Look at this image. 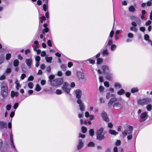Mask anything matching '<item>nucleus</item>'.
I'll return each mask as SVG.
<instances>
[{"mask_svg":"<svg viewBox=\"0 0 152 152\" xmlns=\"http://www.w3.org/2000/svg\"><path fill=\"white\" fill-rule=\"evenodd\" d=\"M1 94L4 97L7 96L8 93V89L7 85L5 83H2L1 85Z\"/></svg>","mask_w":152,"mask_h":152,"instance_id":"f257e3e1","label":"nucleus"},{"mask_svg":"<svg viewBox=\"0 0 152 152\" xmlns=\"http://www.w3.org/2000/svg\"><path fill=\"white\" fill-rule=\"evenodd\" d=\"M117 99L116 98H111L110 100L108 103V105L110 107L113 105L114 107H121V104L119 102H115L117 100Z\"/></svg>","mask_w":152,"mask_h":152,"instance_id":"f03ea898","label":"nucleus"},{"mask_svg":"<svg viewBox=\"0 0 152 152\" xmlns=\"http://www.w3.org/2000/svg\"><path fill=\"white\" fill-rule=\"evenodd\" d=\"M104 129L102 128H101L98 129L96 132L97 139L99 140H104L105 138L104 136V133L103 132Z\"/></svg>","mask_w":152,"mask_h":152,"instance_id":"7ed1b4c3","label":"nucleus"},{"mask_svg":"<svg viewBox=\"0 0 152 152\" xmlns=\"http://www.w3.org/2000/svg\"><path fill=\"white\" fill-rule=\"evenodd\" d=\"M63 82V79L58 78L54 80L53 81L51 82V85L53 86H57L61 85Z\"/></svg>","mask_w":152,"mask_h":152,"instance_id":"20e7f679","label":"nucleus"},{"mask_svg":"<svg viewBox=\"0 0 152 152\" xmlns=\"http://www.w3.org/2000/svg\"><path fill=\"white\" fill-rule=\"evenodd\" d=\"M151 100L150 98H146L143 99L139 100L137 103L140 105L146 104L149 103Z\"/></svg>","mask_w":152,"mask_h":152,"instance_id":"39448f33","label":"nucleus"},{"mask_svg":"<svg viewBox=\"0 0 152 152\" xmlns=\"http://www.w3.org/2000/svg\"><path fill=\"white\" fill-rule=\"evenodd\" d=\"M133 130V127L131 126H129L128 129H126L123 132L122 135L123 137L126 136L127 134H132V130Z\"/></svg>","mask_w":152,"mask_h":152,"instance_id":"423d86ee","label":"nucleus"},{"mask_svg":"<svg viewBox=\"0 0 152 152\" xmlns=\"http://www.w3.org/2000/svg\"><path fill=\"white\" fill-rule=\"evenodd\" d=\"M102 72L100 69L98 70V72L99 74L103 73L104 74L109 72H110V69L109 67L106 65H104L102 66Z\"/></svg>","mask_w":152,"mask_h":152,"instance_id":"0eeeda50","label":"nucleus"},{"mask_svg":"<svg viewBox=\"0 0 152 152\" xmlns=\"http://www.w3.org/2000/svg\"><path fill=\"white\" fill-rule=\"evenodd\" d=\"M62 89L67 94H69L70 91V88L69 84L67 82H65L63 84Z\"/></svg>","mask_w":152,"mask_h":152,"instance_id":"6e6552de","label":"nucleus"},{"mask_svg":"<svg viewBox=\"0 0 152 152\" xmlns=\"http://www.w3.org/2000/svg\"><path fill=\"white\" fill-rule=\"evenodd\" d=\"M148 117V113L146 112L142 113L140 116V121L142 122L145 121Z\"/></svg>","mask_w":152,"mask_h":152,"instance_id":"1a4fd4ad","label":"nucleus"},{"mask_svg":"<svg viewBox=\"0 0 152 152\" xmlns=\"http://www.w3.org/2000/svg\"><path fill=\"white\" fill-rule=\"evenodd\" d=\"M77 75L80 81H82L85 78L84 74L82 72L77 71Z\"/></svg>","mask_w":152,"mask_h":152,"instance_id":"9d476101","label":"nucleus"},{"mask_svg":"<svg viewBox=\"0 0 152 152\" xmlns=\"http://www.w3.org/2000/svg\"><path fill=\"white\" fill-rule=\"evenodd\" d=\"M77 103L79 104V107L81 111H83L84 110L85 107L83 103L82 102L80 99H79L77 101Z\"/></svg>","mask_w":152,"mask_h":152,"instance_id":"9b49d317","label":"nucleus"},{"mask_svg":"<svg viewBox=\"0 0 152 152\" xmlns=\"http://www.w3.org/2000/svg\"><path fill=\"white\" fill-rule=\"evenodd\" d=\"M84 143L83 140L81 139L78 140V144L77 146V148L79 150H80L83 146Z\"/></svg>","mask_w":152,"mask_h":152,"instance_id":"f8f14e48","label":"nucleus"},{"mask_svg":"<svg viewBox=\"0 0 152 152\" xmlns=\"http://www.w3.org/2000/svg\"><path fill=\"white\" fill-rule=\"evenodd\" d=\"M75 92L76 98L78 99H80L82 95V92L81 90L79 89L76 90L75 91Z\"/></svg>","mask_w":152,"mask_h":152,"instance_id":"ddd939ff","label":"nucleus"},{"mask_svg":"<svg viewBox=\"0 0 152 152\" xmlns=\"http://www.w3.org/2000/svg\"><path fill=\"white\" fill-rule=\"evenodd\" d=\"M101 115L104 120L107 122L109 121V119L106 113L103 112L101 114Z\"/></svg>","mask_w":152,"mask_h":152,"instance_id":"4468645a","label":"nucleus"},{"mask_svg":"<svg viewBox=\"0 0 152 152\" xmlns=\"http://www.w3.org/2000/svg\"><path fill=\"white\" fill-rule=\"evenodd\" d=\"M32 60L31 58L26 59V63L29 68L31 67Z\"/></svg>","mask_w":152,"mask_h":152,"instance_id":"2eb2a0df","label":"nucleus"},{"mask_svg":"<svg viewBox=\"0 0 152 152\" xmlns=\"http://www.w3.org/2000/svg\"><path fill=\"white\" fill-rule=\"evenodd\" d=\"M131 19L132 20H135L137 22H141V21L140 19L137 17L133 15L131 16Z\"/></svg>","mask_w":152,"mask_h":152,"instance_id":"dca6fc26","label":"nucleus"},{"mask_svg":"<svg viewBox=\"0 0 152 152\" xmlns=\"http://www.w3.org/2000/svg\"><path fill=\"white\" fill-rule=\"evenodd\" d=\"M0 127L5 128L7 127V123L4 121L0 122Z\"/></svg>","mask_w":152,"mask_h":152,"instance_id":"f3484780","label":"nucleus"},{"mask_svg":"<svg viewBox=\"0 0 152 152\" xmlns=\"http://www.w3.org/2000/svg\"><path fill=\"white\" fill-rule=\"evenodd\" d=\"M10 139L11 144V146L15 150V145L13 143V140L12 139V134H11L10 135Z\"/></svg>","mask_w":152,"mask_h":152,"instance_id":"a211bd4d","label":"nucleus"},{"mask_svg":"<svg viewBox=\"0 0 152 152\" xmlns=\"http://www.w3.org/2000/svg\"><path fill=\"white\" fill-rule=\"evenodd\" d=\"M112 74L111 73L107 74L106 76V78L108 80H111L112 78Z\"/></svg>","mask_w":152,"mask_h":152,"instance_id":"6ab92c4d","label":"nucleus"},{"mask_svg":"<svg viewBox=\"0 0 152 152\" xmlns=\"http://www.w3.org/2000/svg\"><path fill=\"white\" fill-rule=\"evenodd\" d=\"M46 61L48 63H51V61L53 59V58L51 57H47L46 56L45 58Z\"/></svg>","mask_w":152,"mask_h":152,"instance_id":"aec40b11","label":"nucleus"},{"mask_svg":"<svg viewBox=\"0 0 152 152\" xmlns=\"http://www.w3.org/2000/svg\"><path fill=\"white\" fill-rule=\"evenodd\" d=\"M114 86L116 88H121L122 86L120 83H116L115 84Z\"/></svg>","mask_w":152,"mask_h":152,"instance_id":"412c9836","label":"nucleus"},{"mask_svg":"<svg viewBox=\"0 0 152 152\" xmlns=\"http://www.w3.org/2000/svg\"><path fill=\"white\" fill-rule=\"evenodd\" d=\"M138 91L139 89L137 87H134L132 88L131 91L132 93H134L137 92Z\"/></svg>","mask_w":152,"mask_h":152,"instance_id":"4be33fe9","label":"nucleus"},{"mask_svg":"<svg viewBox=\"0 0 152 152\" xmlns=\"http://www.w3.org/2000/svg\"><path fill=\"white\" fill-rule=\"evenodd\" d=\"M55 78V76L53 75H51L49 76V81L50 82V84H51V82H52L53 81V79Z\"/></svg>","mask_w":152,"mask_h":152,"instance_id":"5701e85b","label":"nucleus"},{"mask_svg":"<svg viewBox=\"0 0 152 152\" xmlns=\"http://www.w3.org/2000/svg\"><path fill=\"white\" fill-rule=\"evenodd\" d=\"M125 93L124 90L123 89H121L118 91L117 94L118 95H121L124 94Z\"/></svg>","mask_w":152,"mask_h":152,"instance_id":"b1692460","label":"nucleus"},{"mask_svg":"<svg viewBox=\"0 0 152 152\" xmlns=\"http://www.w3.org/2000/svg\"><path fill=\"white\" fill-rule=\"evenodd\" d=\"M19 61L17 59L13 61V65L15 67L18 66L19 65Z\"/></svg>","mask_w":152,"mask_h":152,"instance_id":"393cba45","label":"nucleus"},{"mask_svg":"<svg viewBox=\"0 0 152 152\" xmlns=\"http://www.w3.org/2000/svg\"><path fill=\"white\" fill-rule=\"evenodd\" d=\"M102 54L104 56H107L109 54V52L107 50L105 49L103 50L102 52Z\"/></svg>","mask_w":152,"mask_h":152,"instance_id":"a878e982","label":"nucleus"},{"mask_svg":"<svg viewBox=\"0 0 152 152\" xmlns=\"http://www.w3.org/2000/svg\"><path fill=\"white\" fill-rule=\"evenodd\" d=\"M18 95V93L17 92H15L13 91L11 92V96L12 97H13L14 96H16Z\"/></svg>","mask_w":152,"mask_h":152,"instance_id":"bb28decb","label":"nucleus"},{"mask_svg":"<svg viewBox=\"0 0 152 152\" xmlns=\"http://www.w3.org/2000/svg\"><path fill=\"white\" fill-rule=\"evenodd\" d=\"M48 0H46V4H44L43 5V9L45 11H46L48 8Z\"/></svg>","mask_w":152,"mask_h":152,"instance_id":"cd10ccee","label":"nucleus"},{"mask_svg":"<svg viewBox=\"0 0 152 152\" xmlns=\"http://www.w3.org/2000/svg\"><path fill=\"white\" fill-rule=\"evenodd\" d=\"M97 63L98 64H100L103 61V59L101 58H98L97 59Z\"/></svg>","mask_w":152,"mask_h":152,"instance_id":"c85d7f7f","label":"nucleus"},{"mask_svg":"<svg viewBox=\"0 0 152 152\" xmlns=\"http://www.w3.org/2000/svg\"><path fill=\"white\" fill-rule=\"evenodd\" d=\"M109 132L111 134H114L115 135L118 134V132H116L114 130H110L109 131Z\"/></svg>","mask_w":152,"mask_h":152,"instance_id":"c756f323","label":"nucleus"},{"mask_svg":"<svg viewBox=\"0 0 152 152\" xmlns=\"http://www.w3.org/2000/svg\"><path fill=\"white\" fill-rule=\"evenodd\" d=\"M41 88L40 86L38 85L37 84L35 87V90L37 91H39L41 90Z\"/></svg>","mask_w":152,"mask_h":152,"instance_id":"7c9ffc66","label":"nucleus"},{"mask_svg":"<svg viewBox=\"0 0 152 152\" xmlns=\"http://www.w3.org/2000/svg\"><path fill=\"white\" fill-rule=\"evenodd\" d=\"M95 145L94 143L92 142H89L87 144V146L90 147H93Z\"/></svg>","mask_w":152,"mask_h":152,"instance_id":"2f4dec72","label":"nucleus"},{"mask_svg":"<svg viewBox=\"0 0 152 152\" xmlns=\"http://www.w3.org/2000/svg\"><path fill=\"white\" fill-rule=\"evenodd\" d=\"M130 30L132 31L137 32V28L135 27L131 26L130 28Z\"/></svg>","mask_w":152,"mask_h":152,"instance_id":"473e14b6","label":"nucleus"},{"mask_svg":"<svg viewBox=\"0 0 152 152\" xmlns=\"http://www.w3.org/2000/svg\"><path fill=\"white\" fill-rule=\"evenodd\" d=\"M128 37L130 39L133 38L134 37V34L131 33H129L127 34Z\"/></svg>","mask_w":152,"mask_h":152,"instance_id":"72a5a7b5","label":"nucleus"},{"mask_svg":"<svg viewBox=\"0 0 152 152\" xmlns=\"http://www.w3.org/2000/svg\"><path fill=\"white\" fill-rule=\"evenodd\" d=\"M149 36L147 34H145L144 35V39L146 40H148V42H151V40L149 39Z\"/></svg>","mask_w":152,"mask_h":152,"instance_id":"f704fd0d","label":"nucleus"},{"mask_svg":"<svg viewBox=\"0 0 152 152\" xmlns=\"http://www.w3.org/2000/svg\"><path fill=\"white\" fill-rule=\"evenodd\" d=\"M116 48V46L115 44H112L111 45L110 49L112 51L114 50Z\"/></svg>","mask_w":152,"mask_h":152,"instance_id":"c9c22d12","label":"nucleus"},{"mask_svg":"<svg viewBox=\"0 0 152 152\" xmlns=\"http://www.w3.org/2000/svg\"><path fill=\"white\" fill-rule=\"evenodd\" d=\"M61 67L63 71H65L66 70V66L64 64H62L61 66Z\"/></svg>","mask_w":152,"mask_h":152,"instance_id":"e433bc0d","label":"nucleus"},{"mask_svg":"<svg viewBox=\"0 0 152 152\" xmlns=\"http://www.w3.org/2000/svg\"><path fill=\"white\" fill-rule=\"evenodd\" d=\"M87 60V61H88L89 62L90 64H94L95 62V60H93L92 59H91V58L88 59Z\"/></svg>","mask_w":152,"mask_h":152,"instance_id":"4c0bfd02","label":"nucleus"},{"mask_svg":"<svg viewBox=\"0 0 152 152\" xmlns=\"http://www.w3.org/2000/svg\"><path fill=\"white\" fill-rule=\"evenodd\" d=\"M129 10L131 12H134L135 10V9L134 7L133 6H131L129 8Z\"/></svg>","mask_w":152,"mask_h":152,"instance_id":"58836bf2","label":"nucleus"},{"mask_svg":"<svg viewBox=\"0 0 152 152\" xmlns=\"http://www.w3.org/2000/svg\"><path fill=\"white\" fill-rule=\"evenodd\" d=\"M146 109L148 111H150L152 110V106L150 104H148L146 107Z\"/></svg>","mask_w":152,"mask_h":152,"instance_id":"ea45409f","label":"nucleus"},{"mask_svg":"<svg viewBox=\"0 0 152 152\" xmlns=\"http://www.w3.org/2000/svg\"><path fill=\"white\" fill-rule=\"evenodd\" d=\"M28 86L30 88L32 89L34 85L32 83L29 82L28 83Z\"/></svg>","mask_w":152,"mask_h":152,"instance_id":"a19ab883","label":"nucleus"},{"mask_svg":"<svg viewBox=\"0 0 152 152\" xmlns=\"http://www.w3.org/2000/svg\"><path fill=\"white\" fill-rule=\"evenodd\" d=\"M81 129L83 133H85L87 131V128L84 126H82L81 128Z\"/></svg>","mask_w":152,"mask_h":152,"instance_id":"79ce46f5","label":"nucleus"},{"mask_svg":"<svg viewBox=\"0 0 152 152\" xmlns=\"http://www.w3.org/2000/svg\"><path fill=\"white\" fill-rule=\"evenodd\" d=\"M11 57V55L10 53H7L6 54V59L8 60L10 59Z\"/></svg>","mask_w":152,"mask_h":152,"instance_id":"37998d69","label":"nucleus"},{"mask_svg":"<svg viewBox=\"0 0 152 152\" xmlns=\"http://www.w3.org/2000/svg\"><path fill=\"white\" fill-rule=\"evenodd\" d=\"M89 134H90V136H93L94 134V131L93 129H91L89 131Z\"/></svg>","mask_w":152,"mask_h":152,"instance_id":"c03bdc74","label":"nucleus"},{"mask_svg":"<svg viewBox=\"0 0 152 152\" xmlns=\"http://www.w3.org/2000/svg\"><path fill=\"white\" fill-rule=\"evenodd\" d=\"M41 58L40 56H37L35 57V60L36 62H39Z\"/></svg>","mask_w":152,"mask_h":152,"instance_id":"a18cd8bd","label":"nucleus"},{"mask_svg":"<svg viewBox=\"0 0 152 152\" xmlns=\"http://www.w3.org/2000/svg\"><path fill=\"white\" fill-rule=\"evenodd\" d=\"M34 43L35 44L34 46L36 48H38L39 47V45L38 44V42L37 41H34Z\"/></svg>","mask_w":152,"mask_h":152,"instance_id":"49530a36","label":"nucleus"},{"mask_svg":"<svg viewBox=\"0 0 152 152\" xmlns=\"http://www.w3.org/2000/svg\"><path fill=\"white\" fill-rule=\"evenodd\" d=\"M65 75L67 76H70L71 74V72L70 71H67L65 73Z\"/></svg>","mask_w":152,"mask_h":152,"instance_id":"de8ad7c7","label":"nucleus"},{"mask_svg":"<svg viewBox=\"0 0 152 152\" xmlns=\"http://www.w3.org/2000/svg\"><path fill=\"white\" fill-rule=\"evenodd\" d=\"M49 31V28L48 27H46L42 30V33L44 34L45 32H48Z\"/></svg>","mask_w":152,"mask_h":152,"instance_id":"09e8293b","label":"nucleus"},{"mask_svg":"<svg viewBox=\"0 0 152 152\" xmlns=\"http://www.w3.org/2000/svg\"><path fill=\"white\" fill-rule=\"evenodd\" d=\"M11 107V105L10 104H8L6 107V110H10Z\"/></svg>","mask_w":152,"mask_h":152,"instance_id":"8fccbe9b","label":"nucleus"},{"mask_svg":"<svg viewBox=\"0 0 152 152\" xmlns=\"http://www.w3.org/2000/svg\"><path fill=\"white\" fill-rule=\"evenodd\" d=\"M56 93L58 95L61 94L62 93V91L60 90L57 89L56 91Z\"/></svg>","mask_w":152,"mask_h":152,"instance_id":"3c124183","label":"nucleus"},{"mask_svg":"<svg viewBox=\"0 0 152 152\" xmlns=\"http://www.w3.org/2000/svg\"><path fill=\"white\" fill-rule=\"evenodd\" d=\"M104 89V87L102 86H100L99 87V90L100 92H102L103 91Z\"/></svg>","mask_w":152,"mask_h":152,"instance_id":"603ef678","label":"nucleus"},{"mask_svg":"<svg viewBox=\"0 0 152 152\" xmlns=\"http://www.w3.org/2000/svg\"><path fill=\"white\" fill-rule=\"evenodd\" d=\"M47 44L48 46L50 47L52 46V43L51 41L50 40H48L47 42Z\"/></svg>","mask_w":152,"mask_h":152,"instance_id":"864d4df0","label":"nucleus"},{"mask_svg":"<svg viewBox=\"0 0 152 152\" xmlns=\"http://www.w3.org/2000/svg\"><path fill=\"white\" fill-rule=\"evenodd\" d=\"M40 22L41 23H42L43 22L44 20H45L46 18L44 16L41 17L40 18Z\"/></svg>","mask_w":152,"mask_h":152,"instance_id":"5fc2aeb1","label":"nucleus"},{"mask_svg":"<svg viewBox=\"0 0 152 152\" xmlns=\"http://www.w3.org/2000/svg\"><path fill=\"white\" fill-rule=\"evenodd\" d=\"M46 71L48 72H50L51 71V67L50 66H48L47 67L46 69Z\"/></svg>","mask_w":152,"mask_h":152,"instance_id":"6e6d98bb","label":"nucleus"},{"mask_svg":"<svg viewBox=\"0 0 152 152\" xmlns=\"http://www.w3.org/2000/svg\"><path fill=\"white\" fill-rule=\"evenodd\" d=\"M18 106V104L17 103H15L13 105V108L15 109V110Z\"/></svg>","mask_w":152,"mask_h":152,"instance_id":"4d7b16f0","label":"nucleus"},{"mask_svg":"<svg viewBox=\"0 0 152 152\" xmlns=\"http://www.w3.org/2000/svg\"><path fill=\"white\" fill-rule=\"evenodd\" d=\"M46 55V53L45 51H42L41 52V56L42 57H44Z\"/></svg>","mask_w":152,"mask_h":152,"instance_id":"13d9d810","label":"nucleus"},{"mask_svg":"<svg viewBox=\"0 0 152 152\" xmlns=\"http://www.w3.org/2000/svg\"><path fill=\"white\" fill-rule=\"evenodd\" d=\"M15 110H14V111H12L10 114V116L11 118H12L15 115Z\"/></svg>","mask_w":152,"mask_h":152,"instance_id":"bf43d9fd","label":"nucleus"},{"mask_svg":"<svg viewBox=\"0 0 152 152\" xmlns=\"http://www.w3.org/2000/svg\"><path fill=\"white\" fill-rule=\"evenodd\" d=\"M132 138V136L131 134H128V135L127 136V138L128 140L131 139Z\"/></svg>","mask_w":152,"mask_h":152,"instance_id":"052dcab7","label":"nucleus"},{"mask_svg":"<svg viewBox=\"0 0 152 152\" xmlns=\"http://www.w3.org/2000/svg\"><path fill=\"white\" fill-rule=\"evenodd\" d=\"M26 77V75L24 74L23 73L21 74L20 78L22 80H23L24 79V78Z\"/></svg>","mask_w":152,"mask_h":152,"instance_id":"680f3d73","label":"nucleus"},{"mask_svg":"<svg viewBox=\"0 0 152 152\" xmlns=\"http://www.w3.org/2000/svg\"><path fill=\"white\" fill-rule=\"evenodd\" d=\"M104 86L106 87H109V83L107 81H105L104 82Z\"/></svg>","mask_w":152,"mask_h":152,"instance_id":"e2e57ef3","label":"nucleus"},{"mask_svg":"<svg viewBox=\"0 0 152 152\" xmlns=\"http://www.w3.org/2000/svg\"><path fill=\"white\" fill-rule=\"evenodd\" d=\"M46 84V80H42L41 81V84L43 86Z\"/></svg>","mask_w":152,"mask_h":152,"instance_id":"0e129e2a","label":"nucleus"},{"mask_svg":"<svg viewBox=\"0 0 152 152\" xmlns=\"http://www.w3.org/2000/svg\"><path fill=\"white\" fill-rule=\"evenodd\" d=\"M114 34V31L113 30H112L110 32V37L112 38L113 37Z\"/></svg>","mask_w":152,"mask_h":152,"instance_id":"69168bd1","label":"nucleus"},{"mask_svg":"<svg viewBox=\"0 0 152 152\" xmlns=\"http://www.w3.org/2000/svg\"><path fill=\"white\" fill-rule=\"evenodd\" d=\"M152 4V3L151 1H148L146 3V5L148 6H151Z\"/></svg>","mask_w":152,"mask_h":152,"instance_id":"338daca9","label":"nucleus"},{"mask_svg":"<svg viewBox=\"0 0 152 152\" xmlns=\"http://www.w3.org/2000/svg\"><path fill=\"white\" fill-rule=\"evenodd\" d=\"M40 67L41 69H43L45 68V66L44 64H42L40 65Z\"/></svg>","mask_w":152,"mask_h":152,"instance_id":"774afa93","label":"nucleus"}]
</instances>
